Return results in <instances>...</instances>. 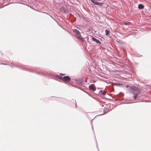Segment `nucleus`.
Listing matches in <instances>:
<instances>
[{"mask_svg":"<svg viewBox=\"0 0 151 151\" xmlns=\"http://www.w3.org/2000/svg\"><path fill=\"white\" fill-rule=\"evenodd\" d=\"M136 88L135 87H134L133 86H129V91L133 93L134 91H135V88Z\"/></svg>","mask_w":151,"mask_h":151,"instance_id":"7","label":"nucleus"},{"mask_svg":"<svg viewBox=\"0 0 151 151\" xmlns=\"http://www.w3.org/2000/svg\"><path fill=\"white\" fill-rule=\"evenodd\" d=\"M1 64H3V65H7V64H6V63H1Z\"/></svg>","mask_w":151,"mask_h":151,"instance_id":"24","label":"nucleus"},{"mask_svg":"<svg viewBox=\"0 0 151 151\" xmlns=\"http://www.w3.org/2000/svg\"><path fill=\"white\" fill-rule=\"evenodd\" d=\"M65 75V74H63L62 73H60V76H64Z\"/></svg>","mask_w":151,"mask_h":151,"instance_id":"21","label":"nucleus"},{"mask_svg":"<svg viewBox=\"0 0 151 151\" xmlns=\"http://www.w3.org/2000/svg\"><path fill=\"white\" fill-rule=\"evenodd\" d=\"M119 96H124L123 94L122 93H120L119 94Z\"/></svg>","mask_w":151,"mask_h":151,"instance_id":"18","label":"nucleus"},{"mask_svg":"<svg viewBox=\"0 0 151 151\" xmlns=\"http://www.w3.org/2000/svg\"><path fill=\"white\" fill-rule=\"evenodd\" d=\"M72 100L73 101V103H75V106H76V108L77 107V104H76V101L75 100H74L73 99H72Z\"/></svg>","mask_w":151,"mask_h":151,"instance_id":"17","label":"nucleus"},{"mask_svg":"<svg viewBox=\"0 0 151 151\" xmlns=\"http://www.w3.org/2000/svg\"><path fill=\"white\" fill-rule=\"evenodd\" d=\"M72 31L73 32L75 33L76 36L80 33L79 31L76 29H73Z\"/></svg>","mask_w":151,"mask_h":151,"instance_id":"9","label":"nucleus"},{"mask_svg":"<svg viewBox=\"0 0 151 151\" xmlns=\"http://www.w3.org/2000/svg\"><path fill=\"white\" fill-rule=\"evenodd\" d=\"M92 40L94 41L96 43L99 44H101V43L100 41L99 40L96 38H95L92 37Z\"/></svg>","mask_w":151,"mask_h":151,"instance_id":"10","label":"nucleus"},{"mask_svg":"<svg viewBox=\"0 0 151 151\" xmlns=\"http://www.w3.org/2000/svg\"><path fill=\"white\" fill-rule=\"evenodd\" d=\"M93 4V5H95L98 6H101L103 4V3L99 2L96 0H90Z\"/></svg>","mask_w":151,"mask_h":151,"instance_id":"3","label":"nucleus"},{"mask_svg":"<svg viewBox=\"0 0 151 151\" xmlns=\"http://www.w3.org/2000/svg\"><path fill=\"white\" fill-rule=\"evenodd\" d=\"M56 77L57 78L62 80L65 81L66 83H67V82L71 80L70 78L68 76H65L64 77H62L57 75L56 76Z\"/></svg>","mask_w":151,"mask_h":151,"instance_id":"1","label":"nucleus"},{"mask_svg":"<svg viewBox=\"0 0 151 151\" xmlns=\"http://www.w3.org/2000/svg\"><path fill=\"white\" fill-rule=\"evenodd\" d=\"M89 88L93 91H95L96 89L95 85L94 84H90L89 86Z\"/></svg>","mask_w":151,"mask_h":151,"instance_id":"5","label":"nucleus"},{"mask_svg":"<svg viewBox=\"0 0 151 151\" xmlns=\"http://www.w3.org/2000/svg\"><path fill=\"white\" fill-rule=\"evenodd\" d=\"M76 37L78 39L82 41H84V40L83 38L82 37L81 33H79V34L77 35Z\"/></svg>","mask_w":151,"mask_h":151,"instance_id":"6","label":"nucleus"},{"mask_svg":"<svg viewBox=\"0 0 151 151\" xmlns=\"http://www.w3.org/2000/svg\"><path fill=\"white\" fill-rule=\"evenodd\" d=\"M92 129L93 131L94 132V131L93 130V127L92 125Z\"/></svg>","mask_w":151,"mask_h":151,"instance_id":"23","label":"nucleus"},{"mask_svg":"<svg viewBox=\"0 0 151 151\" xmlns=\"http://www.w3.org/2000/svg\"><path fill=\"white\" fill-rule=\"evenodd\" d=\"M98 89H101V88H98Z\"/></svg>","mask_w":151,"mask_h":151,"instance_id":"25","label":"nucleus"},{"mask_svg":"<svg viewBox=\"0 0 151 151\" xmlns=\"http://www.w3.org/2000/svg\"><path fill=\"white\" fill-rule=\"evenodd\" d=\"M10 66L12 68H14V67H17L20 69L23 70H26V69L22 65L20 64H15V65L13 64V63H11L10 65Z\"/></svg>","mask_w":151,"mask_h":151,"instance_id":"2","label":"nucleus"},{"mask_svg":"<svg viewBox=\"0 0 151 151\" xmlns=\"http://www.w3.org/2000/svg\"><path fill=\"white\" fill-rule=\"evenodd\" d=\"M76 83L80 86H83L84 81L83 80H76Z\"/></svg>","mask_w":151,"mask_h":151,"instance_id":"4","label":"nucleus"},{"mask_svg":"<svg viewBox=\"0 0 151 151\" xmlns=\"http://www.w3.org/2000/svg\"><path fill=\"white\" fill-rule=\"evenodd\" d=\"M58 101L63 103H65L67 100L65 99L60 98L58 99Z\"/></svg>","mask_w":151,"mask_h":151,"instance_id":"8","label":"nucleus"},{"mask_svg":"<svg viewBox=\"0 0 151 151\" xmlns=\"http://www.w3.org/2000/svg\"><path fill=\"white\" fill-rule=\"evenodd\" d=\"M100 92L101 93V94L103 95H104L106 94V92L105 91L103 92L102 90H100Z\"/></svg>","mask_w":151,"mask_h":151,"instance_id":"16","label":"nucleus"},{"mask_svg":"<svg viewBox=\"0 0 151 151\" xmlns=\"http://www.w3.org/2000/svg\"><path fill=\"white\" fill-rule=\"evenodd\" d=\"M137 95H134H134L133 96L134 98V99H136L137 98Z\"/></svg>","mask_w":151,"mask_h":151,"instance_id":"19","label":"nucleus"},{"mask_svg":"<svg viewBox=\"0 0 151 151\" xmlns=\"http://www.w3.org/2000/svg\"><path fill=\"white\" fill-rule=\"evenodd\" d=\"M105 35H106L108 36L109 35L110 31L109 30H107V29H106L105 30Z\"/></svg>","mask_w":151,"mask_h":151,"instance_id":"15","label":"nucleus"},{"mask_svg":"<svg viewBox=\"0 0 151 151\" xmlns=\"http://www.w3.org/2000/svg\"><path fill=\"white\" fill-rule=\"evenodd\" d=\"M96 147H97V148L98 149L99 151V148H98V143H97V141H96Z\"/></svg>","mask_w":151,"mask_h":151,"instance_id":"20","label":"nucleus"},{"mask_svg":"<svg viewBox=\"0 0 151 151\" xmlns=\"http://www.w3.org/2000/svg\"><path fill=\"white\" fill-rule=\"evenodd\" d=\"M144 5L142 4H139L138 6V8L139 9H144Z\"/></svg>","mask_w":151,"mask_h":151,"instance_id":"12","label":"nucleus"},{"mask_svg":"<svg viewBox=\"0 0 151 151\" xmlns=\"http://www.w3.org/2000/svg\"><path fill=\"white\" fill-rule=\"evenodd\" d=\"M112 85L114 86H117L119 87H122L123 85L122 84L113 83Z\"/></svg>","mask_w":151,"mask_h":151,"instance_id":"13","label":"nucleus"},{"mask_svg":"<svg viewBox=\"0 0 151 151\" xmlns=\"http://www.w3.org/2000/svg\"><path fill=\"white\" fill-rule=\"evenodd\" d=\"M132 93L134 95H138L139 93V91L137 88H135V91Z\"/></svg>","mask_w":151,"mask_h":151,"instance_id":"11","label":"nucleus"},{"mask_svg":"<svg viewBox=\"0 0 151 151\" xmlns=\"http://www.w3.org/2000/svg\"><path fill=\"white\" fill-rule=\"evenodd\" d=\"M124 24L126 25H132V23L131 22H124Z\"/></svg>","mask_w":151,"mask_h":151,"instance_id":"14","label":"nucleus"},{"mask_svg":"<svg viewBox=\"0 0 151 151\" xmlns=\"http://www.w3.org/2000/svg\"><path fill=\"white\" fill-rule=\"evenodd\" d=\"M0 54H1V55H2V57H3V53H2V52H0Z\"/></svg>","mask_w":151,"mask_h":151,"instance_id":"22","label":"nucleus"}]
</instances>
